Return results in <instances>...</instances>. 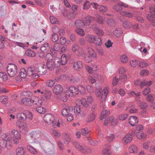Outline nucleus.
<instances>
[{"instance_id":"6","label":"nucleus","mask_w":155,"mask_h":155,"mask_svg":"<svg viewBox=\"0 0 155 155\" xmlns=\"http://www.w3.org/2000/svg\"><path fill=\"white\" fill-rule=\"evenodd\" d=\"M7 72L8 75L11 77H15L17 73V66L13 64H9L7 68Z\"/></svg>"},{"instance_id":"31","label":"nucleus","mask_w":155,"mask_h":155,"mask_svg":"<svg viewBox=\"0 0 155 155\" xmlns=\"http://www.w3.org/2000/svg\"><path fill=\"white\" fill-rule=\"evenodd\" d=\"M11 133L13 135V138H21L20 133L17 130L14 129L12 130L11 131Z\"/></svg>"},{"instance_id":"29","label":"nucleus","mask_w":155,"mask_h":155,"mask_svg":"<svg viewBox=\"0 0 155 155\" xmlns=\"http://www.w3.org/2000/svg\"><path fill=\"white\" fill-rule=\"evenodd\" d=\"M64 142L65 144H68L70 142L71 139L69 136L66 133H64L62 134Z\"/></svg>"},{"instance_id":"21","label":"nucleus","mask_w":155,"mask_h":155,"mask_svg":"<svg viewBox=\"0 0 155 155\" xmlns=\"http://www.w3.org/2000/svg\"><path fill=\"white\" fill-rule=\"evenodd\" d=\"M50 49L49 44L48 43H45L43 44L41 47V49L42 52L46 53L48 52Z\"/></svg>"},{"instance_id":"34","label":"nucleus","mask_w":155,"mask_h":155,"mask_svg":"<svg viewBox=\"0 0 155 155\" xmlns=\"http://www.w3.org/2000/svg\"><path fill=\"white\" fill-rule=\"evenodd\" d=\"M108 26L111 28L114 27L116 25V22L115 21L112 19H109L107 22Z\"/></svg>"},{"instance_id":"45","label":"nucleus","mask_w":155,"mask_h":155,"mask_svg":"<svg viewBox=\"0 0 155 155\" xmlns=\"http://www.w3.org/2000/svg\"><path fill=\"white\" fill-rule=\"evenodd\" d=\"M51 134L52 136L56 138L59 137L61 136L60 132L55 130H51Z\"/></svg>"},{"instance_id":"10","label":"nucleus","mask_w":155,"mask_h":155,"mask_svg":"<svg viewBox=\"0 0 155 155\" xmlns=\"http://www.w3.org/2000/svg\"><path fill=\"white\" fill-rule=\"evenodd\" d=\"M37 72V71L34 67H29L27 68V74L33 78L36 79L39 77V75Z\"/></svg>"},{"instance_id":"30","label":"nucleus","mask_w":155,"mask_h":155,"mask_svg":"<svg viewBox=\"0 0 155 155\" xmlns=\"http://www.w3.org/2000/svg\"><path fill=\"white\" fill-rule=\"evenodd\" d=\"M147 18L148 20L150 22L153 26L155 27V17L153 15L148 14L147 15Z\"/></svg>"},{"instance_id":"57","label":"nucleus","mask_w":155,"mask_h":155,"mask_svg":"<svg viewBox=\"0 0 155 155\" xmlns=\"http://www.w3.org/2000/svg\"><path fill=\"white\" fill-rule=\"evenodd\" d=\"M114 119L113 117H110L106 119L104 121V124L105 126H107L109 124L113 121Z\"/></svg>"},{"instance_id":"40","label":"nucleus","mask_w":155,"mask_h":155,"mask_svg":"<svg viewBox=\"0 0 155 155\" xmlns=\"http://www.w3.org/2000/svg\"><path fill=\"white\" fill-rule=\"evenodd\" d=\"M74 110L75 114L76 116L80 115L82 113V111L81 110L79 106H77L75 107Z\"/></svg>"},{"instance_id":"39","label":"nucleus","mask_w":155,"mask_h":155,"mask_svg":"<svg viewBox=\"0 0 155 155\" xmlns=\"http://www.w3.org/2000/svg\"><path fill=\"white\" fill-rule=\"evenodd\" d=\"M110 114V112L109 110L107 111L105 110H102L101 112V116L100 117V119L102 120L107 116L109 115Z\"/></svg>"},{"instance_id":"20","label":"nucleus","mask_w":155,"mask_h":155,"mask_svg":"<svg viewBox=\"0 0 155 155\" xmlns=\"http://www.w3.org/2000/svg\"><path fill=\"white\" fill-rule=\"evenodd\" d=\"M43 135V134L41 132H38L37 133H35V142L37 143H40V140L41 139Z\"/></svg>"},{"instance_id":"62","label":"nucleus","mask_w":155,"mask_h":155,"mask_svg":"<svg viewBox=\"0 0 155 155\" xmlns=\"http://www.w3.org/2000/svg\"><path fill=\"white\" fill-rule=\"evenodd\" d=\"M85 53L83 49L80 48L77 52L76 54L79 56L83 57L85 55Z\"/></svg>"},{"instance_id":"28","label":"nucleus","mask_w":155,"mask_h":155,"mask_svg":"<svg viewBox=\"0 0 155 155\" xmlns=\"http://www.w3.org/2000/svg\"><path fill=\"white\" fill-rule=\"evenodd\" d=\"M93 18L90 16H87L85 18L84 21L85 25L86 26H89L90 25L91 23L93 20Z\"/></svg>"},{"instance_id":"35","label":"nucleus","mask_w":155,"mask_h":155,"mask_svg":"<svg viewBox=\"0 0 155 155\" xmlns=\"http://www.w3.org/2000/svg\"><path fill=\"white\" fill-rule=\"evenodd\" d=\"M129 94L130 95V96L132 95L133 96H135L136 97V99L137 102H140V100L139 99V97L140 96V92H137L136 93L134 91H132L129 93Z\"/></svg>"},{"instance_id":"49","label":"nucleus","mask_w":155,"mask_h":155,"mask_svg":"<svg viewBox=\"0 0 155 155\" xmlns=\"http://www.w3.org/2000/svg\"><path fill=\"white\" fill-rule=\"evenodd\" d=\"M96 89L98 92L95 91V94L96 97L98 98L101 96V93L102 92V87L100 86H97L96 87Z\"/></svg>"},{"instance_id":"53","label":"nucleus","mask_w":155,"mask_h":155,"mask_svg":"<svg viewBox=\"0 0 155 155\" xmlns=\"http://www.w3.org/2000/svg\"><path fill=\"white\" fill-rule=\"evenodd\" d=\"M128 60V58L127 55L124 54L120 57V60L123 63H126Z\"/></svg>"},{"instance_id":"27","label":"nucleus","mask_w":155,"mask_h":155,"mask_svg":"<svg viewBox=\"0 0 155 155\" xmlns=\"http://www.w3.org/2000/svg\"><path fill=\"white\" fill-rule=\"evenodd\" d=\"M115 139V136L113 134H109L105 137V139L108 142H112Z\"/></svg>"},{"instance_id":"47","label":"nucleus","mask_w":155,"mask_h":155,"mask_svg":"<svg viewBox=\"0 0 155 155\" xmlns=\"http://www.w3.org/2000/svg\"><path fill=\"white\" fill-rule=\"evenodd\" d=\"M120 14L123 16L129 18H131L133 16V15L131 13L126 11H121Z\"/></svg>"},{"instance_id":"46","label":"nucleus","mask_w":155,"mask_h":155,"mask_svg":"<svg viewBox=\"0 0 155 155\" xmlns=\"http://www.w3.org/2000/svg\"><path fill=\"white\" fill-rule=\"evenodd\" d=\"M0 78L3 81H6L8 78L6 74L4 72H0Z\"/></svg>"},{"instance_id":"9","label":"nucleus","mask_w":155,"mask_h":155,"mask_svg":"<svg viewBox=\"0 0 155 155\" xmlns=\"http://www.w3.org/2000/svg\"><path fill=\"white\" fill-rule=\"evenodd\" d=\"M77 87L73 86H69L68 90L66 91V94L69 97H72L74 95L78 94Z\"/></svg>"},{"instance_id":"50","label":"nucleus","mask_w":155,"mask_h":155,"mask_svg":"<svg viewBox=\"0 0 155 155\" xmlns=\"http://www.w3.org/2000/svg\"><path fill=\"white\" fill-rule=\"evenodd\" d=\"M67 62V57L65 54H63L61 59V64L62 65L65 64Z\"/></svg>"},{"instance_id":"7","label":"nucleus","mask_w":155,"mask_h":155,"mask_svg":"<svg viewBox=\"0 0 155 155\" xmlns=\"http://www.w3.org/2000/svg\"><path fill=\"white\" fill-rule=\"evenodd\" d=\"M109 87L107 85L105 86L104 88L100 97H98L100 102L101 103H104L106 101L107 95L109 93Z\"/></svg>"},{"instance_id":"1","label":"nucleus","mask_w":155,"mask_h":155,"mask_svg":"<svg viewBox=\"0 0 155 155\" xmlns=\"http://www.w3.org/2000/svg\"><path fill=\"white\" fill-rule=\"evenodd\" d=\"M2 140H0L1 146L4 148H8L10 145L12 141L11 135L8 133L2 134L1 136Z\"/></svg>"},{"instance_id":"48","label":"nucleus","mask_w":155,"mask_h":155,"mask_svg":"<svg viewBox=\"0 0 155 155\" xmlns=\"http://www.w3.org/2000/svg\"><path fill=\"white\" fill-rule=\"evenodd\" d=\"M19 122H20L19 121L17 122L16 124L20 128L24 130L25 131L27 130V125L26 123H22L21 125H19L18 124Z\"/></svg>"},{"instance_id":"44","label":"nucleus","mask_w":155,"mask_h":155,"mask_svg":"<svg viewBox=\"0 0 155 155\" xmlns=\"http://www.w3.org/2000/svg\"><path fill=\"white\" fill-rule=\"evenodd\" d=\"M136 136L137 138L140 139L145 138L146 135L142 131H139L137 133Z\"/></svg>"},{"instance_id":"18","label":"nucleus","mask_w":155,"mask_h":155,"mask_svg":"<svg viewBox=\"0 0 155 155\" xmlns=\"http://www.w3.org/2000/svg\"><path fill=\"white\" fill-rule=\"evenodd\" d=\"M132 137L131 135H127L122 139V143L125 145L130 143L132 140Z\"/></svg>"},{"instance_id":"26","label":"nucleus","mask_w":155,"mask_h":155,"mask_svg":"<svg viewBox=\"0 0 155 155\" xmlns=\"http://www.w3.org/2000/svg\"><path fill=\"white\" fill-rule=\"evenodd\" d=\"M87 41L91 43H94L96 39L95 36L91 35H88L86 36Z\"/></svg>"},{"instance_id":"3","label":"nucleus","mask_w":155,"mask_h":155,"mask_svg":"<svg viewBox=\"0 0 155 155\" xmlns=\"http://www.w3.org/2000/svg\"><path fill=\"white\" fill-rule=\"evenodd\" d=\"M16 117L18 119L21 120H31L32 119L33 116L31 112L28 110H26L23 112H20L17 114Z\"/></svg>"},{"instance_id":"55","label":"nucleus","mask_w":155,"mask_h":155,"mask_svg":"<svg viewBox=\"0 0 155 155\" xmlns=\"http://www.w3.org/2000/svg\"><path fill=\"white\" fill-rule=\"evenodd\" d=\"M113 9L114 10L117 12H120L123 10V8L118 4V3L113 7Z\"/></svg>"},{"instance_id":"19","label":"nucleus","mask_w":155,"mask_h":155,"mask_svg":"<svg viewBox=\"0 0 155 155\" xmlns=\"http://www.w3.org/2000/svg\"><path fill=\"white\" fill-rule=\"evenodd\" d=\"M94 26V25H93L92 28L94 33L101 36H103L104 35V32L103 31L96 26L93 27Z\"/></svg>"},{"instance_id":"22","label":"nucleus","mask_w":155,"mask_h":155,"mask_svg":"<svg viewBox=\"0 0 155 155\" xmlns=\"http://www.w3.org/2000/svg\"><path fill=\"white\" fill-rule=\"evenodd\" d=\"M63 15L65 16H67L68 19H72L75 18L76 14L75 13L71 12H68L66 11H65L63 13Z\"/></svg>"},{"instance_id":"33","label":"nucleus","mask_w":155,"mask_h":155,"mask_svg":"<svg viewBox=\"0 0 155 155\" xmlns=\"http://www.w3.org/2000/svg\"><path fill=\"white\" fill-rule=\"evenodd\" d=\"M78 94L80 93V94L84 95L86 93V90L85 88L83 86L79 85L77 88Z\"/></svg>"},{"instance_id":"8","label":"nucleus","mask_w":155,"mask_h":155,"mask_svg":"<svg viewBox=\"0 0 155 155\" xmlns=\"http://www.w3.org/2000/svg\"><path fill=\"white\" fill-rule=\"evenodd\" d=\"M46 150L44 151L43 153L45 155H55L56 152L55 150L54 147L51 143L47 144L46 146Z\"/></svg>"},{"instance_id":"5","label":"nucleus","mask_w":155,"mask_h":155,"mask_svg":"<svg viewBox=\"0 0 155 155\" xmlns=\"http://www.w3.org/2000/svg\"><path fill=\"white\" fill-rule=\"evenodd\" d=\"M35 93H37L41 97L44 101L48 100L51 99L52 96V93L49 90H46L44 91L40 89L34 91Z\"/></svg>"},{"instance_id":"12","label":"nucleus","mask_w":155,"mask_h":155,"mask_svg":"<svg viewBox=\"0 0 155 155\" xmlns=\"http://www.w3.org/2000/svg\"><path fill=\"white\" fill-rule=\"evenodd\" d=\"M93 7L95 9H98L99 11L102 13H106L107 12V8L106 6L100 5L94 3Z\"/></svg>"},{"instance_id":"15","label":"nucleus","mask_w":155,"mask_h":155,"mask_svg":"<svg viewBox=\"0 0 155 155\" xmlns=\"http://www.w3.org/2000/svg\"><path fill=\"white\" fill-rule=\"evenodd\" d=\"M37 71L40 74L44 75L47 73V70L45 65L41 64H39L38 68Z\"/></svg>"},{"instance_id":"13","label":"nucleus","mask_w":155,"mask_h":155,"mask_svg":"<svg viewBox=\"0 0 155 155\" xmlns=\"http://www.w3.org/2000/svg\"><path fill=\"white\" fill-rule=\"evenodd\" d=\"M139 121L137 117L134 116H131L129 119V123L132 126L136 125Z\"/></svg>"},{"instance_id":"56","label":"nucleus","mask_w":155,"mask_h":155,"mask_svg":"<svg viewBox=\"0 0 155 155\" xmlns=\"http://www.w3.org/2000/svg\"><path fill=\"white\" fill-rule=\"evenodd\" d=\"M27 74V72H26L25 69L22 68L21 69L20 75L21 78H25L26 77Z\"/></svg>"},{"instance_id":"54","label":"nucleus","mask_w":155,"mask_h":155,"mask_svg":"<svg viewBox=\"0 0 155 155\" xmlns=\"http://www.w3.org/2000/svg\"><path fill=\"white\" fill-rule=\"evenodd\" d=\"M123 25L124 27L129 28H131L132 24L128 21H125L123 22Z\"/></svg>"},{"instance_id":"51","label":"nucleus","mask_w":155,"mask_h":155,"mask_svg":"<svg viewBox=\"0 0 155 155\" xmlns=\"http://www.w3.org/2000/svg\"><path fill=\"white\" fill-rule=\"evenodd\" d=\"M77 101H79L80 104H82L85 107H87L88 105L87 101L84 98H83L80 100H78Z\"/></svg>"},{"instance_id":"38","label":"nucleus","mask_w":155,"mask_h":155,"mask_svg":"<svg viewBox=\"0 0 155 155\" xmlns=\"http://www.w3.org/2000/svg\"><path fill=\"white\" fill-rule=\"evenodd\" d=\"M96 21L98 24H103L105 22L104 19L103 17L99 15L96 16Z\"/></svg>"},{"instance_id":"58","label":"nucleus","mask_w":155,"mask_h":155,"mask_svg":"<svg viewBox=\"0 0 155 155\" xmlns=\"http://www.w3.org/2000/svg\"><path fill=\"white\" fill-rule=\"evenodd\" d=\"M34 100V103L33 105L39 106H41L42 103V100L38 98H35Z\"/></svg>"},{"instance_id":"11","label":"nucleus","mask_w":155,"mask_h":155,"mask_svg":"<svg viewBox=\"0 0 155 155\" xmlns=\"http://www.w3.org/2000/svg\"><path fill=\"white\" fill-rule=\"evenodd\" d=\"M54 118L53 115L49 113L45 114L43 117L45 122L48 124H50L54 122Z\"/></svg>"},{"instance_id":"52","label":"nucleus","mask_w":155,"mask_h":155,"mask_svg":"<svg viewBox=\"0 0 155 155\" xmlns=\"http://www.w3.org/2000/svg\"><path fill=\"white\" fill-rule=\"evenodd\" d=\"M54 64L53 60L51 61H49V62H46L47 66L49 70H51L54 69Z\"/></svg>"},{"instance_id":"42","label":"nucleus","mask_w":155,"mask_h":155,"mask_svg":"<svg viewBox=\"0 0 155 155\" xmlns=\"http://www.w3.org/2000/svg\"><path fill=\"white\" fill-rule=\"evenodd\" d=\"M95 114L92 113L90 114L87 117L86 119V121L89 122L93 121L95 119Z\"/></svg>"},{"instance_id":"2","label":"nucleus","mask_w":155,"mask_h":155,"mask_svg":"<svg viewBox=\"0 0 155 155\" xmlns=\"http://www.w3.org/2000/svg\"><path fill=\"white\" fill-rule=\"evenodd\" d=\"M73 144L77 150L83 153L88 154L90 153L91 152V148L86 145H81L77 142H74Z\"/></svg>"},{"instance_id":"61","label":"nucleus","mask_w":155,"mask_h":155,"mask_svg":"<svg viewBox=\"0 0 155 155\" xmlns=\"http://www.w3.org/2000/svg\"><path fill=\"white\" fill-rule=\"evenodd\" d=\"M75 31L77 33L81 36H83L85 35L84 31L80 28H77L75 29Z\"/></svg>"},{"instance_id":"4","label":"nucleus","mask_w":155,"mask_h":155,"mask_svg":"<svg viewBox=\"0 0 155 155\" xmlns=\"http://www.w3.org/2000/svg\"><path fill=\"white\" fill-rule=\"evenodd\" d=\"M26 97L23 98L21 100L22 103L24 105L29 106L33 105L34 101L32 99V93L30 91H26L24 93Z\"/></svg>"},{"instance_id":"63","label":"nucleus","mask_w":155,"mask_h":155,"mask_svg":"<svg viewBox=\"0 0 155 155\" xmlns=\"http://www.w3.org/2000/svg\"><path fill=\"white\" fill-rule=\"evenodd\" d=\"M37 111L40 114H44L46 112V110L42 107H38L36 108Z\"/></svg>"},{"instance_id":"24","label":"nucleus","mask_w":155,"mask_h":155,"mask_svg":"<svg viewBox=\"0 0 155 155\" xmlns=\"http://www.w3.org/2000/svg\"><path fill=\"white\" fill-rule=\"evenodd\" d=\"M122 29L119 28H116L113 31L114 35L117 37H120L122 34Z\"/></svg>"},{"instance_id":"23","label":"nucleus","mask_w":155,"mask_h":155,"mask_svg":"<svg viewBox=\"0 0 155 155\" xmlns=\"http://www.w3.org/2000/svg\"><path fill=\"white\" fill-rule=\"evenodd\" d=\"M152 84V82L151 81H147L146 80H144L142 81L140 84V87L141 88H142L144 86L146 87L149 86Z\"/></svg>"},{"instance_id":"64","label":"nucleus","mask_w":155,"mask_h":155,"mask_svg":"<svg viewBox=\"0 0 155 155\" xmlns=\"http://www.w3.org/2000/svg\"><path fill=\"white\" fill-rule=\"evenodd\" d=\"M80 48L78 45L75 44L72 46V51L73 52H75L76 54Z\"/></svg>"},{"instance_id":"37","label":"nucleus","mask_w":155,"mask_h":155,"mask_svg":"<svg viewBox=\"0 0 155 155\" xmlns=\"http://www.w3.org/2000/svg\"><path fill=\"white\" fill-rule=\"evenodd\" d=\"M129 151L130 153H134L137 151V148L134 144L130 145L129 148Z\"/></svg>"},{"instance_id":"41","label":"nucleus","mask_w":155,"mask_h":155,"mask_svg":"<svg viewBox=\"0 0 155 155\" xmlns=\"http://www.w3.org/2000/svg\"><path fill=\"white\" fill-rule=\"evenodd\" d=\"M148 65V64L146 61L143 60H141L138 61V67L143 68L147 67Z\"/></svg>"},{"instance_id":"25","label":"nucleus","mask_w":155,"mask_h":155,"mask_svg":"<svg viewBox=\"0 0 155 155\" xmlns=\"http://www.w3.org/2000/svg\"><path fill=\"white\" fill-rule=\"evenodd\" d=\"M75 25L77 28H83L85 26L84 22L81 20H77L75 23Z\"/></svg>"},{"instance_id":"17","label":"nucleus","mask_w":155,"mask_h":155,"mask_svg":"<svg viewBox=\"0 0 155 155\" xmlns=\"http://www.w3.org/2000/svg\"><path fill=\"white\" fill-rule=\"evenodd\" d=\"M26 150L23 147H18L16 150V155H25L26 153Z\"/></svg>"},{"instance_id":"43","label":"nucleus","mask_w":155,"mask_h":155,"mask_svg":"<svg viewBox=\"0 0 155 155\" xmlns=\"http://www.w3.org/2000/svg\"><path fill=\"white\" fill-rule=\"evenodd\" d=\"M27 148L30 152L33 154H36L38 153L36 150L32 147L30 145L27 146Z\"/></svg>"},{"instance_id":"32","label":"nucleus","mask_w":155,"mask_h":155,"mask_svg":"<svg viewBox=\"0 0 155 155\" xmlns=\"http://www.w3.org/2000/svg\"><path fill=\"white\" fill-rule=\"evenodd\" d=\"M54 67H58L61 64V59L58 57H55L53 60Z\"/></svg>"},{"instance_id":"59","label":"nucleus","mask_w":155,"mask_h":155,"mask_svg":"<svg viewBox=\"0 0 155 155\" xmlns=\"http://www.w3.org/2000/svg\"><path fill=\"white\" fill-rule=\"evenodd\" d=\"M45 60L47 61V62H49L53 60V58L52 55L50 53H47L45 57Z\"/></svg>"},{"instance_id":"14","label":"nucleus","mask_w":155,"mask_h":155,"mask_svg":"<svg viewBox=\"0 0 155 155\" xmlns=\"http://www.w3.org/2000/svg\"><path fill=\"white\" fill-rule=\"evenodd\" d=\"M63 89L62 86L60 84L56 85L53 88V93L56 94H59L62 93Z\"/></svg>"},{"instance_id":"16","label":"nucleus","mask_w":155,"mask_h":155,"mask_svg":"<svg viewBox=\"0 0 155 155\" xmlns=\"http://www.w3.org/2000/svg\"><path fill=\"white\" fill-rule=\"evenodd\" d=\"M83 67V64L82 62L78 61L74 63L73 67L74 69L77 71L81 70Z\"/></svg>"},{"instance_id":"60","label":"nucleus","mask_w":155,"mask_h":155,"mask_svg":"<svg viewBox=\"0 0 155 155\" xmlns=\"http://www.w3.org/2000/svg\"><path fill=\"white\" fill-rule=\"evenodd\" d=\"M51 38L53 41L55 42L58 41L59 39V37L57 34L54 33L52 35Z\"/></svg>"},{"instance_id":"36","label":"nucleus","mask_w":155,"mask_h":155,"mask_svg":"<svg viewBox=\"0 0 155 155\" xmlns=\"http://www.w3.org/2000/svg\"><path fill=\"white\" fill-rule=\"evenodd\" d=\"M25 54L26 56L30 57H34L36 55L35 52L30 49H28L25 51Z\"/></svg>"}]
</instances>
